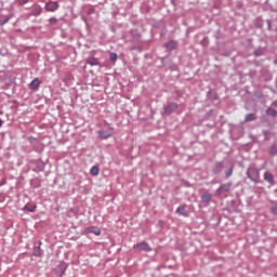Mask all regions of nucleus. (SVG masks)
Returning a JSON list of instances; mask_svg holds the SVG:
<instances>
[{
	"label": "nucleus",
	"mask_w": 277,
	"mask_h": 277,
	"mask_svg": "<svg viewBox=\"0 0 277 277\" xmlns=\"http://www.w3.org/2000/svg\"><path fill=\"white\" fill-rule=\"evenodd\" d=\"M266 23H267V28H268V29H272V21L267 19Z\"/></svg>",
	"instance_id": "7c9ffc66"
},
{
	"label": "nucleus",
	"mask_w": 277,
	"mask_h": 277,
	"mask_svg": "<svg viewBox=\"0 0 277 277\" xmlns=\"http://www.w3.org/2000/svg\"><path fill=\"white\" fill-rule=\"evenodd\" d=\"M5 23H8V19L0 22V25L3 26V25H5Z\"/></svg>",
	"instance_id": "72a5a7b5"
},
{
	"label": "nucleus",
	"mask_w": 277,
	"mask_h": 277,
	"mask_svg": "<svg viewBox=\"0 0 277 277\" xmlns=\"http://www.w3.org/2000/svg\"><path fill=\"white\" fill-rule=\"evenodd\" d=\"M109 60H110V62H116L118 60V54L115 52H111L109 54Z\"/></svg>",
	"instance_id": "393cba45"
},
{
	"label": "nucleus",
	"mask_w": 277,
	"mask_h": 277,
	"mask_svg": "<svg viewBox=\"0 0 277 277\" xmlns=\"http://www.w3.org/2000/svg\"><path fill=\"white\" fill-rule=\"evenodd\" d=\"M29 0H22V5H25V3H28Z\"/></svg>",
	"instance_id": "473e14b6"
},
{
	"label": "nucleus",
	"mask_w": 277,
	"mask_h": 277,
	"mask_svg": "<svg viewBox=\"0 0 277 277\" xmlns=\"http://www.w3.org/2000/svg\"><path fill=\"white\" fill-rule=\"evenodd\" d=\"M213 200V195L206 192L201 195V203L202 205H209Z\"/></svg>",
	"instance_id": "1a4fd4ad"
},
{
	"label": "nucleus",
	"mask_w": 277,
	"mask_h": 277,
	"mask_svg": "<svg viewBox=\"0 0 277 277\" xmlns=\"http://www.w3.org/2000/svg\"><path fill=\"white\" fill-rule=\"evenodd\" d=\"M3 127V120L0 118V128Z\"/></svg>",
	"instance_id": "f704fd0d"
},
{
	"label": "nucleus",
	"mask_w": 277,
	"mask_h": 277,
	"mask_svg": "<svg viewBox=\"0 0 277 277\" xmlns=\"http://www.w3.org/2000/svg\"><path fill=\"white\" fill-rule=\"evenodd\" d=\"M256 120V115L254 114H247L245 117V122H253Z\"/></svg>",
	"instance_id": "aec40b11"
},
{
	"label": "nucleus",
	"mask_w": 277,
	"mask_h": 277,
	"mask_svg": "<svg viewBox=\"0 0 277 277\" xmlns=\"http://www.w3.org/2000/svg\"><path fill=\"white\" fill-rule=\"evenodd\" d=\"M97 135L102 138V140H109V137H111V135H114V132H105L103 130L97 132Z\"/></svg>",
	"instance_id": "4468645a"
},
{
	"label": "nucleus",
	"mask_w": 277,
	"mask_h": 277,
	"mask_svg": "<svg viewBox=\"0 0 277 277\" xmlns=\"http://www.w3.org/2000/svg\"><path fill=\"white\" fill-rule=\"evenodd\" d=\"M98 172H101V170L98 169L97 166H93V167L91 168V170H90V174H91L92 176H98Z\"/></svg>",
	"instance_id": "4be33fe9"
},
{
	"label": "nucleus",
	"mask_w": 277,
	"mask_h": 277,
	"mask_svg": "<svg viewBox=\"0 0 277 277\" xmlns=\"http://www.w3.org/2000/svg\"><path fill=\"white\" fill-rule=\"evenodd\" d=\"M272 107H277V100L272 102Z\"/></svg>",
	"instance_id": "2f4dec72"
},
{
	"label": "nucleus",
	"mask_w": 277,
	"mask_h": 277,
	"mask_svg": "<svg viewBox=\"0 0 277 277\" xmlns=\"http://www.w3.org/2000/svg\"><path fill=\"white\" fill-rule=\"evenodd\" d=\"M269 155H272V157H276V155H277V147L276 146L271 147Z\"/></svg>",
	"instance_id": "a878e982"
},
{
	"label": "nucleus",
	"mask_w": 277,
	"mask_h": 277,
	"mask_svg": "<svg viewBox=\"0 0 277 277\" xmlns=\"http://www.w3.org/2000/svg\"><path fill=\"white\" fill-rule=\"evenodd\" d=\"M254 26L256 27V29H263V18L261 17L255 18Z\"/></svg>",
	"instance_id": "412c9836"
},
{
	"label": "nucleus",
	"mask_w": 277,
	"mask_h": 277,
	"mask_svg": "<svg viewBox=\"0 0 277 277\" xmlns=\"http://www.w3.org/2000/svg\"><path fill=\"white\" fill-rule=\"evenodd\" d=\"M134 248L140 249L142 252H153V248L146 241H141L134 245Z\"/></svg>",
	"instance_id": "423d86ee"
},
{
	"label": "nucleus",
	"mask_w": 277,
	"mask_h": 277,
	"mask_svg": "<svg viewBox=\"0 0 277 277\" xmlns=\"http://www.w3.org/2000/svg\"><path fill=\"white\" fill-rule=\"evenodd\" d=\"M233 188V182H227L225 184H221V186L214 192L216 198H220L222 194H228Z\"/></svg>",
	"instance_id": "f03ea898"
},
{
	"label": "nucleus",
	"mask_w": 277,
	"mask_h": 277,
	"mask_svg": "<svg viewBox=\"0 0 277 277\" xmlns=\"http://www.w3.org/2000/svg\"><path fill=\"white\" fill-rule=\"evenodd\" d=\"M264 181H266V183H269V185H276V181H274V174L268 171L264 173Z\"/></svg>",
	"instance_id": "f8f14e48"
},
{
	"label": "nucleus",
	"mask_w": 277,
	"mask_h": 277,
	"mask_svg": "<svg viewBox=\"0 0 277 277\" xmlns=\"http://www.w3.org/2000/svg\"><path fill=\"white\" fill-rule=\"evenodd\" d=\"M163 47L164 49H167V51H174V49L179 47V42L174 40H170L167 43H164Z\"/></svg>",
	"instance_id": "9d476101"
},
{
	"label": "nucleus",
	"mask_w": 277,
	"mask_h": 277,
	"mask_svg": "<svg viewBox=\"0 0 277 277\" xmlns=\"http://www.w3.org/2000/svg\"><path fill=\"white\" fill-rule=\"evenodd\" d=\"M179 109V104L171 102L163 106V116H170V114H174Z\"/></svg>",
	"instance_id": "7ed1b4c3"
},
{
	"label": "nucleus",
	"mask_w": 277,
	"mask_h": 277,
	"mask_svg": "<svg viewBox=\"0 0 277 277\" xmlns=\"http://www.w3.org/2000/svg\"><path fill=\"white\" fill-rule=\"evenodd\" d=\"M44 8H45L47 12H56V10H60V3L50 1V2L45 3Z\"/></svg>",
	"instance_id": "0eeeda50"
},
{
	"label": "nucleus",
	"mask_w": 277,
	"mask_h": 277,
	"mask_svg": "<svg viewBox=\"0 0 277 277\" xmlns=\"http://www.w3.org/2000/svg\"><path fill=\"white\" fill-rule=\"evenodd\" d=\"M107 128L109 133H114V128L111 127V124L107 123Z\"/></svg>",
	"instance_id": "c85d7f7f"
},
{
	"label": "nucleus",
	"mask_w": 277,
	"mask_h": 277,
	"mask_svg": "<svg viewBox=\"0 0 277 277\" xmlns=\"http://www.w3.org/2000/svg\"><path fill=\"white\" fill-rule=\"evenodd\" d=\"M246 174L253 183H259V181H261V170L256 167H249Z\"/></svg>",
	"instance_id": "f257e3e1"
},
{
	"label": "nucleus",
	"mask_w": 277,
	"mask_h": 277,
	"mask_svg": "<svg viewBox=\"0 0 277 277\" xmlns=\"http://www.w3.org/2000/svg\"><path fill=\"white\" fill-rule=\"evenodd\" d=\"M49 23H51V25H55V23H57V18L51 17V18L49 19Z\"/></svg>",
	"instance_id": "bb28decb"
},
{
	"label": "nucleus",
	"mask_w": 277,
	"mask_h": 277,
	"mask_svg": "<svg viewBox=\"0 0 277 277\" xmlns=\"http://www.w3.org/2000/svg\"><path fill=\"white\" fill-rule=\"evenodd\" d=\"M235 172V168L232 166L225 171V179H230V175Z\"/></svg>",
	"instance_id": "5701e85b"
},
{
	"label": "nucleus",
	"mask_w": 277,
	"mask_h": 277,
	"mask_svg": "<svg viewBox=\"0 0 277 277\" xmlns=\"http://www.w3.org/2000/svg\"><path fill=\"white\" fill-rule=\"evenodd\" d=\"M212 185H215V183H217L215 180L211 181Z\"/></svg>",
	"instance_id": "c9c22d12"
},
{
	"label": "nucleus",
	"mask_w": 277,
	"mask_h": 277,
	"mask_svg": "<svg viewBox=\"0 0 277 277\" xmlns=\"http://www.w3.org/2000/svg\"><path fill=\"white\" fill-rule=\"evenodd\" d=\"M253 55H255V57H261L262 55H265V48H258L254 50Z\"/></svg>",
	"instance_id": "f3484780"
},
{
	"label": "nucleus",
	"mask_w": 277,
	"mask_h": 277,
	"mask_svg": "<svg viewBox=\"0 0 277 277\" xmlns=\"http://www.w3.org/2000/svg\"><path fill=\"white\" fill-rule=\"evenodd\" d=\"M266 116H269L271 118H276L277 117V110L272 108V107H268L266 109Z\"/></svg>",
	"instance_id": "a211bd4d"
},
{
	"label": "nucleus",
	"mask_w": 277,
	"mask_h": 277,
	"mask_svg": "<svg viewBox=\"0 0 277 277\" xmlns=\"http://www.w3.org/2000/svg\"><path fill=\"white\" fill-rule=\"evenodd\" d=\"M85 63L89 64V66H101V61L94 56L87 57Z\"/></svg>",
	"instance_id": "9b49d317"
},
{
	"label": "nucleus",
	"mask_w": 277,
	"mask_h": 277,
	"mask_svg": "<svg viewBox=\"0 0 277 277\" xmlns=\"http://www.w3.org/2000/svg\"><path fill=\"white\" fill-rule=\"evenodd\" d=\"M137 38H140V34H137V31L135 30H130L128 34L123 36V40L126 43L135 42Z\"/></svg>",
	"instance_id": "20e7f679"
},
{
	"label": "nucleus",
	"mask_w": 277,
	"mask_h": 277,
	"mask_svg": "<svg viewBox=\"0 0 277 277\" xmlns=\"http://www.w3.org/2000/svg\"><path fill=\"white\" fill-rule=\"evenodd\" d=\"M85 233H91L92 235H96L98 237V235H101V229L98 227L91 226L85 228Z\"/></svg>",
	"instance_id": "dca6fc26"
},
{
	"label": "nucleus",
	"mask_w": 277,
	"mask_h": 277,
	"mask_svg": "<svg viewBox=\"0 0 277 277\" xmlns=\"http://www.w3.org/2000/svg\"><path fill=\"white\" fill-rule=\"evenodd\" d=\"M208 94H211V90L208 91Z\"/></svg>",
	"instance_id": "e433bc0d"
},
{
	"label": "nucleus",
	"mask_w": 277,
	"mask_h": 277,
	"mask_svg": "<svg viewBox=\"0 0 277 277\" xmlns=\"http://www.w3.org/2000/svg\"><path fill=\"white\" fill-rule=\"evenodd\" d=\"M40 88V79L35 78L30 83H29V90L36 91Z\"/></svg>",
	"instance_id": "ddd939ff"
},
{
	"label": "nucleus",
	"mask_w": 277,
	"mask_h": 277,
	"mask_svg": "<svg viewBox=\"0 0 277 277\" xmlns=\"http://www.w3.org/2000/svg\"><path fill=\"white\" fill-rule=\"evenodd\" d=\"M87 14H89V15L94 14V9H89L88 12H87Z\"/></svg>",
	"instance_id": "c756f323"
},
{
	"label": "nucleus",
	"mask_w": 277,
	"mask_h": 277,
	"mask_svg": "<svg viewBox=\"0 0 277 277\" xmlns=\"http://www.w3.org/2000/svg\"><path fill=\"white\" fill-rule=\"evenodd\" d=\"M24 211H28L29 213H34L36 211V206H24Z\"/></svg>",
	"instance_id": "b1692460"
},
{
	"label": "nucleus",
	"mask_w": 277,
	"mask_h": 277,
	"mask_svg": "<svg viewBox=\"0 0 277 277\" xmlns=\"http://www.w3.org/2000/svg\"><path fill=\"white\" fill-rule=\"evenodd\" d=\"M66 269H68V264L66 262H61L56 266V272L58 273L60 277L64 276L66 274Z\"/></svg>",
	"instance_id": "6e6552de"
},
{
	"label": "nucleus",
	"mask_w": 277,
	"mask_h": 277,
	"mask_svg": "<svg viewBox=\"0 0 277 277\" xmlns=\"http://www.w3.org/2000/svg\"><path fill=\"white\" fill-rule=\"evenodd\" d=\"M40 246H42V241H39V246L34 248V255L35 256H42V251L40 249Z\"/></svg>",
	"instance_id": "6ab92c4d"
},
{
	"label": "nucleus",
	"mask_w": 277,
	"mask_h": 277,
	"mask_svg": "<svg viewBox=\"0 0 277 277\" xmlns=\"http://www.w3.org/2000/svg\"><path fill=\"white\" fill-rule=\"evenodd\" d=\"M271 211L273 213H277V203L271 208Z\"/></svg>",
	"instance_id": "cd10ccee"
},
{
	"label": "nucleus",
	"mask_w": 277,
	"mask_h": 277,
	"mask_svg": "<svg viewBox=\"0 0 277 277\" xmlns=\"http://www.w3.org/2000/svg\"><path fill=\"white\" fill-rule=\"evenodd\" d=\"M224 171V161H216L214 162L212 169H211V172L212 174H220L221 172Z\"/></svg>",
	"instance_id": "39448f33"
},
{
	"label": "nucleus",
	"mask_w": 277,
	"mask_h": 277,
	"mask_svg": "<svg viewBox=\"0 0 277 277\" xmlns=\"http://www.w3.org/2000/svg\"><path fill=\"white\" fill-rule=\"evenodd\" d=\"M185 209H187V205L180 206V207L176 208L175 213H177V215L186 216L187 215V210H185Z\"/></svg>",
	"instance_id": "2eb2a0df"
}]
</instances>
